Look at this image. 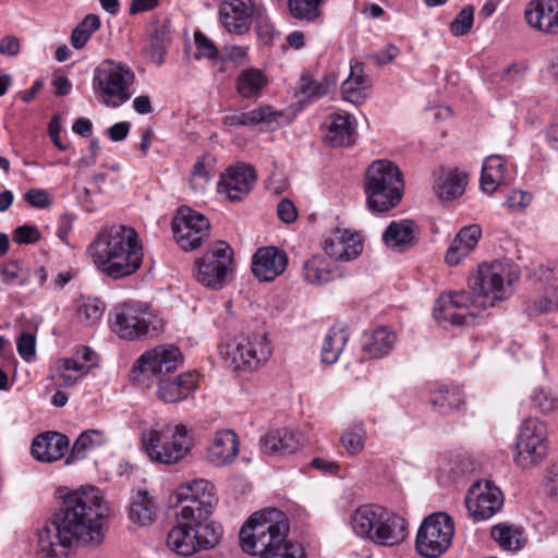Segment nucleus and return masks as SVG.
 I'll list each match as a JSON object with an SVG mask.
<instances>
[{
    "mask_svg": "<svg viewBox=\"0 0 558 558\" xmlns=\"http://www.w3.org/2000/svg\"><path fill=\"white\" fill-rule=\"evenodd\" d=\"M172 230L180 247L193 251L208 236L209 222L204 215L184 207L174 217Z\"/></svg>",
    "mask_w": 558,
    "mask_h": 558,
    "instance_id": "obj_17",
    "label": "nucleus"
},
{
    "mask_svg": "<svg viewBox=\"0 0 558 558\" xmlns=\"http://www.w3.org/2000/svg\"><path fill=\"white\" fill-rule=\"evenodd\" d=\"M284 114L269 105L260 106L247 112H232L222 118L228 126H257L274 131L283 124Z\"/></svg>",
    "mask_w": 558,
    "mask_h": 558,
    "instance_id": "obj_22",
    "label": "nucleus"
},
{
    "mask_svg": "<svg viewBox=\"0 0 558 558\" xmlns=\"http://www.w3.org/2000/svg\"><path fill=\"white\" fill-rule=\"evenodd\" d=\"M532 201L531 194L521 191V190H513L506 198V205L509 208L512 209H524L529 206V204Z\"/></svg>",
    "mask_w": 558,
    "mask_h": 558,
    "instance_id": "obj_56",
    "label": "nucleus"
},
{
    "mask_svg": "<svg viewBox=\"0 0 558 558\" xmlns=\"http://www.w3.org/2000/svg\"><path fill=\"white\" fill-rule=\"evenodd\" d=\"M530 401L535 410L544 414L558 408V398L549 388L539 387L534 389L530 396Z\"/></svg>",
    "mask_w": 558,
    "mask_h": 558,
    "instance_id": "obj_46",
    "label": "nucleus"
},
{
    "mask_svg": "<svg viewBox=\"0 0 558 558\" xmlns=\"http://www.w3.org/2000/svg\"><path fill=\"white\" fill-rule=\"evenodd\" d=\"M69 449V438L58 432H46L36 436L31 446L35 460L51 463L61 459Z\"/></svg>",
    "mask_w": 558,
    "mask_h": 558,
    "instance_id": "obj_26",
    "label": "nucleus"
},
{
    "mask_svg": "<svg viewBox=\"0 0 558 558\" xmlns=\"http://www.w3.org/2000/svg\"><path fill=\"white\" fill-rule=\"evenodd\" d=\"M336 276V266L332 260L322 255H314L303 265V278L311 284H325Z\"/></svg>",
    "mask_w": 558,
    "mask_h": 558,
    "instance_id": "obj_34",
    "label": "nucleus"
},
{
    "mask_svg": "<svg viewBox=\"0 0 558 558\" xmlns=\"http://www.w3.org/2000/svg\"><path fill=\"white\" fill-rule=\"evenodd\" d=\"M546 489L551 497L558 498V465L548 469Z\"/></svg>",
    "mask_w": 558,
    "mask_h": 558,
    "instance_id": "obj_64",
    "label": "nucleus"
},
{
    "mask_svg": "<svg viewBox=\"0 0 558 558\" xmlns=\"http://www.w3.org/2000/svg\"><path fill=\"white\" fill-rule=\"evenodd\" d=\"M366 432L363 424H356L341 436V444L349 454L355 456L364 449Z\"/></svg>",
    "mask_w": 558,
    "mask_h": 558,
    "instance_id": "obj_47",
    "label": "nucleus"
},
{
    "mask_svg": "<svg viewBox=\"0 0 558 558\" xmlns=\"http://www.w3.org/2000/svg\"><path fill=\"white\" fill-rule=\"evenodd\" d=\"M105 441L106 438L99 430L90 429L82 433L75 440L70 456L66 458V464L84 459L88 449L101 446Z\"/></svg>",
    "mask_w": 558,
    "mask_h": 558,
    "instance_id": "obj_43",
    "label": "nucleus"
},
{
    "mask_svg": "<svg viewBox=\"0 0 558 558\" xmlns=\"http://www.w3.org/2000/svg\"><path fill=\"white\" fill-rule=\"evenodd\" d=\"M515 463L522 469L538 464L547 454V427L536 417L525 418L515 442Z\"/></svg>",
    "mask_w": 558,
    "mask_h": 558,
    "instance_id": "obj_14",
    "label": "nucleus"
},
{
    "mask_svg": "<svg viewBox=\"0 0 558 558\" xmlns=\"http://www.w3.org/2000/svg\"><path fill=\"white\" fill-rule=\"evenodd\" d=\"M474 8L472 5L464 7L450 24V32L454 36L466 35L473 26Z\"/></svg>",
    "mask_w": 558,
    "mask_h": 558,
    "instance_id": "obj_49",
    "label": "nucleus"
},
{
    "mask_svg": "<svg viewBox=\"0 0 558 558\" xmlns=\"http://www.w3.org/2000/svg\"><path fill=\"white\" fill-rule=\"evenodd\" d=\"M464 402L463 392L459 386H440L432 393L430 403L441 413L458 409Z\"/></svg>",
    "mask_w": 558,
    "mask_h": 558,
    "instance_id": "obj_40",
    "label": "nucleus"
},
{
    "mask_svg": "<svg viewBox=\"0 0 558 558\" xmlns=\"http://www.w3.org/2000/svg\"><path fill=\"white\" fill-rule=\"evenodd\" d=\"M12 239L17 244H33L40 240V232L36 226L23 225L13 231Z\"/></svg>",
    "mask_w": 558,
    "mask_h": 558,
    "instance_id": "obj_51",
    "label": "nucleus"
},
{
    "mask_svg": "<svg viewBox=\"0 0 558 558\" xmlns=\"http://www.w3.org/2000/svg\"><path fill=\"white\" fill-rule=\"evenodd\" d=\"M454 525L451 517L445 512L429 514L421 524L415 546L425 558H438L451 545Z\"/></svg>",
    "mask_w": 558,
    "mask_h": 558,
    "instance_id": "obj_13",
    "label": "nucleus"
},
{
    "mask_svg": "<svg viewBox=\"0 0 558 558\" xmlns=\"http://www.w3.org/2000/svg\"><path fill=\"white\" fill-rule=\"evenodd\" d=\"M220 354L233 372L254 371L269 359L271 345L266 333H253L230 340Z\"/></svg>",
    "mask_w": 558,
    "mask_h": 558,
    "instance_id": "obj_11",
    "label": "nucleus"
},
{
    "mask_svg": "<svg viewBox=\"0 0 558 558\" xmlns=\"http://www.w3.org/2000/svg\"><path fill=\"white\" fill-rule=\"evenodd\" d=\"M20 51V40L13 35H7L0 41V53L16 56Z\"/></svg>",
    "mask_w": 558,
    "mask_h": 558,
    "instance_id": "obj_61",
    "label": "nucleus"
},
{
    "mask_svg": "<svg viewBox=\"0 0 558 558\" xmlns=\"http://www.w3.org/2000/svg\"><path fill=\"white\" fill-rule=\"evenodd\" d=\"M403 178L399 168L388 160L371 163L365 174L366 204L373 213H384L396 207L403 194Z\"/></svg>",
    "mask_w": 558,
    "mask_h": 558,
    "instance_id": "obj_7",
    "label": "nucleus"
},
{
    "mask_svg": "<svg viewBox=\"0 0 558 558\" xmlns=\"http://www.w3.org/2000/svg\"><path fill=\"white\" fill-rule=\"evenodd\" d=\"M220 526L193 518L192 510L175 513V524L167 534V548L183 557L214 548L220 539Z\"/></svg>",
    "mask_w": 558,
    "mask_h": 558,
    "instance_id": "obj_4",
    "label": "nucleus"
},
{
    "mask_svg": "<svg viewBox=\"0 0 558 558\" xmlns=\"http://www.w3.org/2000/svg\"><path fill=\"white\" fill-rule=\"evenodd\" d=\"M527 70V65L524 62L520 63H512L510 66H508L501 76V82L504 83V86H510L520 83Z\"/></svg>",
    "mask_w": 558,
    "mask_h": 558,
    "instance_id": "obj_55",
    "label": "nucleus"
},
{
    "mask_svg": "<svg viewBox=\"0 0 558 558\" xmlns=\"http://www.w3.org/2000/svg\"><path fill=\"white\" fill-rule=\"evenodd\" d=\"M163 319L148 306L124 303L114 310L113 331L122 339L154 338L163 329Z\"/></svg>",
    "mask_w": 558,
    "mask_h": 558,
    "instance_id": "obj_10",
    "label": "nucleus"
},
{
    "mask_svg": "<svg viewBox=\"0 0 558 558\" xmlns=\"http://www.w3.org/2000/svg\"><path fill=\"white\" fill-rule=\"evenodd\" d=\"M468 174L458 169L441 171L435 182V191L441 201H451L464 193Z\"/></svg>",
    "mask_w": 558,
    "mask_h": 558,
    "instance_id": "obj_33",
    "label": "nucleus"
},
{
    "mask_svg": "<svg viewBox=\"0 0 558 558\" xmlns=\"http://www.w3.org/2000/svg\"><path fill=\"white\" fill-rule=\"evenodd\" d=\"M24 199L33 207L47 208L50 205L49 195L46 191L39 189L28 190L24 194Z\"/></svg>",
    "mask_w": 558,
    "mask_h": 558,
    "instance_id": "obj_57",
    "label": "nucleus"
},
{
    "mask_svg": "<svg viewBox=\"0 0 558 558\" xmlns=\"http://www.w3.org/2000/svg\"><path fill=\"white\" fill-rule=\"evenodd\" d=\"M211 159L209 157L204 156L195 162L190 177V185L195 192L205 191L211 178Z\"/></svg>",
    "mask_w": 558,
    "mask_h": 558,
    "instance_id": "obj_45",
    "label": "nucleus"
},
{
    "mask_svg": "<svg viewBox=\"0 0 558 558\" xmlns=\"http://www.w3.org/2000/svg\"><path fill=\"white\" fill-rule=\"evenodd\" d=\"M194 41L198 52V57L207 59H216L218 56V49L215 44L201 31L194 33Z\"/></svg>",
    "mask_w": 558,
    "mask_h": 558,
    "instance_id": "obj_53",
    "label": "nucleus"
},
{
    "mask_svg": "<svg viewBox=\"0 0 558 558\" xmlns=\"http://www.w3.org/2000/svg\"><path fill=\"white\" fill-rule=\"evenodd\" d=\"M158 397L169 403L185 399L196 388V377L193 373H184L173 380L158 379Z\"/></svg>",
    "mask_w": 558,
    "mask_h": 558,
    "instance_id": "obj_32",
    "label": "nucleus"
},
{
    "mask_svg": "<svg viewBox=\"0 0 558 558\" xmlns=\"http://www.w3.org/2000/svg\"><path fill=\"white\" fill-rule=\"evenodd\" d=\"M104 303L97 299L88 300L80 308V314L83 315L88 324H94L99 320L104 314Z\"/></svg>",
    "mask_w": 558,
    "mask_h": 558,
    "instance_id": "obj_54",
    "label": "nucleus"
},
{
    "mask_svg": "<svg viewBox=\"0 0 558 558\" xmlns=\"http://www.w3.org/2000/svg\"><path fill=\"white\" fill-rule=\"evenodd\" d=\"M331 84H335V82L329 84L327 82L310 81L302 77L300 92L307 99H317L328 93Z\"/></svg>",
    "mask_w": 558,
    "mask_h": 558,
    "instance_id": "obj_50",
    "label": "nucleus"
},
{
    "mask_svg": "<svg viewBox=\"0 0 558 558\" xmlns=\"http://www.w3.org/2000/svg\"><path fill=\"white\" fill-rule=\"evenodd\" d=\"M525 20L535 29L558 35V0L532 1L525 10Z\"/></svg>",
    "mask_w": 558,
    "mask_h": 558,
    "instance_id": "obj_25",
    "label": "nucleus"
},
{
    "mask_svg": "<svg viewBox=\"0 0 558 558\" xmlns=\"http://www.w3.org/2000/svg\"><path fill=\"white\" fill-rule=\"evenodd\" d=\"M368 81L363 75V64L351 63L350 75L341 85V93L344 100L352 104H360L366 97Z\"/></svg>",
    "mask_w": 558,
    "mask_h": 558,
    "instance_id": "obj_35",
    "label": "nucleus"
},
{
    "mask_svg": "<svg viewBox=\"0 0 558 558\" xmlns=\"http://www.w3.org/2000/svg\"><path fill=\"white\" fill-rule=\"evenodd\" d=\"M504 504L501 490L490 481L477 482L465 497L469 513L476 520H487L497 513Z\"/></svg>",
    "mask_w": 558,
    "mask_h": 558,
    "instance_id": "obj_19",
    "label": "nucleus"
},
{
    "mask_svg": "<svg viewBox=\"0 0 558 558\" xmlns=\"http://www.w3.org/2000/svg\"><path fill=\"white\" fill-rule=\"evenodd\" d=\"M142 447L147 457L160 464H175L194 446L192 430L183 424H166L142 433Z\"/></svg>",
    "mask_w": 558,
    "mask_h": 558,
    "instance_id": "obj_6",
    "label": "nucleus"
},
{
    "mask_svg": "<svg viewBox=\"0 0 558 558\" xmlns=\"http://www.w3.org/2000/svg\"><path fill=\"white\" fill-rule=\"evenodd\" d=\"M354 533L381 546H395L407 537L405 521L374 505L359 507L351 517Z\"/></svg>",
    "mask_w": 558,
    "mask_h": 558,
    "instance_id": "obj_5",
    "label": "nucleus"
},
{
    "mask_svg": "<svg viewBox=\"0 0 558 558\" xmlns=\"http://www.w3.org/2000/svg\"><path fill=\"white\" fill-rule=\"evenodd\" d=\"M131 124L129 122H118L107 130L108 136L113 142L123 141L129 132Z\"/></svg>",
    "mask_w": 558,
    "mask_h": 558,
    "instance_id": "obj_62",
    "label": "nucleus"
},
{
    "mask_svg": "<svg viewBox=\"0 0 558 558\" xmlns=\"http://www.w3.org/2000/svg\"><path fill=\"white\" fill-rule=\"evenodd\" d=\"M477 305L474 298L465 291L442 293L436 301L434 317L437 322L463 326L473 318L472 306Z\"/></svg>",
    "mask_w": 558,
    "mask_h": 558,
    "instance_id": "obj_18",
    "label": "nucleus"
},
{
    "mask_svg": "<svg viewBox=\"0 0 558 558\" xmlns=\"http://www.w3.org/2000/svg\"><path fill=\"white\" fill-rule=\"evenodd\" d=\"M397 340L396 333L387 327L376 328L363 343V351L371 359H380L387 355Z\"/></svg>",
    "mask_w": 558,
    "mask_h": 558,
    "instance_id": "obj_36",
    "label": "nucleus"
},
{
    "mask_svg": "<svg viewBox=\"0 0 558 558\" xmlns=\"http://www.w3.org/2000/svg\"><path fill=\"white\" fill-rule=\"evenodd\" d=\"M417 226L411 220L391 221L383 233L384 243L391 250L403 252L416 243Z\"/></svg>",
    "mask_w": 558,
    "mask_h": 558,
    "instance_id": "obj_31",
    "label": "nucleus"
},
{
    "mask_svg": "<svg viewBox=\"0 0 558 558\" xmlns=\"http://www.w3.org/2000/svg\"><path fill=\"white\" fill-rule=\"evenodd\" d=\"M257 174L253 166L239 162L227 168L218 182L217 191L231 202L242 201L253 190Z\"/></svg>",
    "mask_w": 558,
    "mask_h": 558,
    "instance_id": "obj_20",
    "label": "nucleus"
},
{
    "mask_svg": "<svg viewBox=\"0 0 558 558\" xmlns=\"http://www.w3.org/2000/svg\"><path fill=\"white\" fill-rule=\"evenodd\" d=\"M183 362V355L173 344H160L143 353L133 368L134 379L145 384L149 377L161 378V375L174 372Z\"/></svg>",
    "mask_w": 558,
    "mask_h": 558,
    "instance_id": "obj_16",
    "label": "nucleus"
},
{
    "mask_svg": "<svg viewBox=\"0 0 558 558\" xmlns=\"http://www.w3.org/2000/svg\"><path fill=\"white\" fill-rule=\"evenodd\" d=\"M104 497L94 486L62 497L58 509L34 529L36 558H63L77 547H98L105 538Z\"/></svg>",
    "mask_w": 558,
    "mask_h": 558,
    "instance_id": "obj_1",
    "label": "nucleus"
},
{
    "mask_svg": "<svg viewBox=\"0 0 558 558\" xmlns=\"http://www.w3.org/2000/svg\"><path fill=\"white\" fill-rule=\"evenodd\" d=\"M492 537L500 547L507 550H519L523 545L522 533L518 527L498 524L492 529Z\"/></svg>",
    "mask_w": 558,
    "mask_h": 558,
    "instance_id": "obj_44",
    "label": "nucleus"
},
{
    "mask_svg": "<svg viewBox=\"0 0 558 558\" xmlns=\"http://www.w3.org/2000/svg\"><path fill=\"white\" fill-rule=\"evenodd\" d=\"M348 340L349 335L344 329L331 328L322 345V362L326 364L336 363Z\"/></svg>",
    "mask_w": 558,
    "mask_h": 558,
    "instance_id": "obj_41",
    "label": "nucleus"
},
{
    "mask_svg": "<svg viewBox=\"0 0 558 558\" xmlns=\"http://www.w3.org/2000/svg\"><path fill=\"white\" fill-rule=\"evenodd\" d=\"M505 160L499 155L488 156L482 167L481 186L486 193H494L505 183Z\"/></svg>",
    "mask_w": 558,
    "mask_h": 558,
    "instance_id": "obj_38",
    "label": "nucleus"
},
{
    "mask_svg": "<svg viewBox=\"0 0 558 558\" xmlns=\"http://www.w3.org/2000/svg\"><path fill=\"white\" fill-rule=\"evenodd\" d=\"M322 246L330 258L350 262L361 255L363 240L361 234L355 231L336 228L325 236Z\"/></svg>",
    "mask_w": 558,
    "mask_h": 558,
    "instance_id": "obj_21",
    "label": "nucleus"
},
{
    "mask_svg": "<svg viewBox=\"0 0 558 558\" xmlns=\"http://www.w3.org/2000/svg\"><path fill=\"white\" fill-rule=\"evenodd\" d=\"M260 442L266 454H290L300 448L302 436L289 428H277L268 432Z\"/></svg>",
    "mask_w": 558,
    "mask_h": 558,
    "instance_id": "obj_29",
    "label": "nucleus"
},
{
    "mask_svg": "<svg viewBox=\"0 0 558 558\" xmlns=\"http://www.w3.org/2000/svg\"><path fill=\"white\" fill-rule=\"evenodd\" d=\"M239 453V439L231 429L215 433L206 448V459L216 466L231 463Z\"/></svg>",
    "mask_w": 558,
    "mask_h": 558,
    "instance_id": "obj_27",
    "label": "nucleus"
},
{
    "mask_svg": "<svg viewBox=\"0 0 558 558\" xmlns=\"http://www.w3.org/2000/svg\"><path fill=\"white\" fill-rule=\"evenodd\" d=\"M288 5L291 15L301 21L313 22L320 15V9L308 0H288Z\"/></svg>",
    "mask_w": 558,
    "mask_h": 558,
    "instance_id": "obj_48",
    "label": "nucleus"
},
{
    "mask_svg": "<svg viewBox=\"0 0 558 558\" xmlns=\"http://www.w3.org/2000/svg\"><path fill=\"white\" fill-rule=\"evenodd\" d=\"M277 214L280 220L286 223L293 222L298 217L296 208L289 199H282L279 202L277 206Z\"/></svg>",
    "mask_w": 558,
    "mask_h": 558,
    "instance_id": "obj_58",
    "label": "nucleus"
},
{
    "mask_svg": "<svg viewBox=\"0 0 558 558\" xmlns=\"http://www.w3.org/2000/svg\"><path fill=\"white\" fill-rule=\"evenodd\" d=\"M266 82V77L259 70H244L236 78V92L244 98L257 97L265 87Z\"/></svg>",
    "mask_w": 558,
    "mask_h": 558,
    "instance_id": "obj_42",
    "label": "nucleus"
},
{
    "mask_svg": "<svg viewBox=\"0 0 558 558\" xmlns=\"http://www.w3.org/2000/svg\"><path fill=\"white\" fill-rule=\"evenodd\" d=\"M134 81L135 74L130 66L107 59L94 70L93 90L101 104L118 108L131 99Z\"/></svg>",
    "mask_w": 558,
    "mask_h": 558,
    "instance_id": "obj_8",
    "label": "nucleus"
},
{
    "mask_svg": "<svg viewBox=\"0 0 558 558\" xmlns=\"http://www.w3.org/2000/svg\"><path fill=\"white\" fill-rule=\"evenodd\" d=\"M17 352L23 360L32 362L36 355V339L29 332H23L16 341Z\"/></svg>",
    "mask_w": 558,
    "mask_h": 558,
    "instance_id": "obj_52",
    "label": "nucleus"
},
{
    "mask_svg": "<svg viewBox=\"0 0 558 558\" xmlns=\"http://www.w3.org/2000/svg\"><path fill=\"white\" fill-rule=\"evenodd\" d=\"M399 53V49L392 45L388 46L385 50L378 51L369 56L377 65H384L391 62Z\"/></svg>",
    "mask_w": 558,
    "mask_h": 558,
    "instance_id": "obj_60",
    "label": "nucleus"
},
{
    "mask_svg": "<svg viewBox=\"0 0 558 558\" xmlns=\"http://www.w3.org/2000/svg\"><path fill=\"white\" fill-rule=\"evenodd\" d=\"M167 53V46L163 44H159L150 40V44L147 48V54L151 62L157 65H161L165 62V57Z\"/></svg>",
    "mask_w": 558,
    "mask_h": 558,
    "instance_id": "obj_59",
    "label": "nucleus"
},
{
    "mask_svg": "<svg viewBox=\"0 0 558 558\" xmlns=\"http://www.w3.org/2000/svg\"><path fill=\"white\" fill-rule=\"evenodd\" d=\"M324 141L331 147L350 146L356 137V120L351 114H331Z\"/></svg>",
    "mask_w": 558,
    "mask_h": 558,
    "instance_id": "obj_28",
    "label": "nucleus"
},
{
    "mask_svg": "<svg viewBox=\"0 0 558 558\" xmlns=\"http://www.w3.org/2000/svg\"><path fill=\"white\" fill-rule=\"evenodd\" d=\"M255 9L252 0H226L220 5V19L229 33L248 31Z\"/></svg>",
    "mask_w": 558,
    "mask_h": 558,
    "instance_id": "obj_24",
    "label": "nucleus"
},
{
    "mask_svg": "<svg viewBox=\"0 0 558 558\" xmlns=\"http://www.w3.org/2000/svg\"><path fill=\"white\" fill-rule=\"evenodd\" d=\"M482 230L477 225L463 227L454 236L447 250L445 260L449 266L458 265L476 246L481 239Z\"/></svg>",
    "mask_w": 558,
    "mask_h": 558,
    "instance_id": "obj_30",
    "label": "nucleus"
},
{
    "mask_svg": "<svg viewBox=\"0 0 558 558\" xmlns=\"http://www.w3.org/2000/svg\"><path fill=\"white\" fill-rule=\"evenodd\" d=\"M97 269L112 279L135 274L143 264V245L136 230L124 225L101 228L87 247Z\"/></svg>",
    "mask_w": 558,
    "mask_h": 558,
    "instance_id": "obj_2",
    "label": "nucleus"
},
{
    "mask_svg": "<svg viewBox=\"0 0 558 558\" xmlns=\"http://www.w3.org/2000/svg\"><path fill=\"white\" fill-rule=\"evenodd\" d=\"M175 506L180 507L179 513L184 514L192 510L193 518L203 522H210L209 517L218 502L214 492V485L203 478L182 484L175 492Z\"/></svg>",
    "mask_w": 558,
    "mask_h": 558,
    "instance_id": "obj_15",
    "label": "nucleus"
},
{
    "mask_svg": "<svg viewBox=\"0 0 558 558\" xmlns=\"http://www.w3.org/2000/svg\"><path fill=\"white\" fill-rule=\"evenodd\" d=\"M289 522L282 511L254 512L243 524L239 539L243 551L259 558H304L303 549L287 541Z\"/></svg>",
    "mask_w": 558,
    "mask_h": 558,
    "instance_id": "obj_3",
    "label": "nucleus"
},
{
    "mask_svg": "<svg viewBox=\"0 0 558 558\" xmlns=\"http://www.w3.org/2000/svg\"><path fill=\"white\" fill-rule=\"evenodd\" d=\"M518 278L508 263L496 260L478 265L476 272L469 278V288L478 306H494L504 300L509 287Z\"/></svg>",
    "mask_w": 558,
    "mask_h": 558,
    "instance_id": "obj_9",
    "label": "nucleus"
},
{
    "mask_svg": "<svg viewBox=\"0 0 558 558\" xmlns=\"http://www.w3.org/2000/svg\"><path fill=\"white\" fill-rule=\"evenodd\" d=\"M234 267L233 250L225 241H217L195 262V279L202 286L222 289Z\"/></svg>",
    "mask_w": 558,
    "mask_h": 558,
    "instance_id": "obj_12",
    "label": "nucleus"
},
{
    "mask_svg": "<svg viewBox=\"0 0 558 558\" xmlns=\"http://www.w3.org/2000/svg\"><path fill=\"white\" fill-rule=\"evenodd\" d=\"M130 520L140 526H147L156 519V506L146 490L137 492L129 512Z\"/></svg>",
    "mask_w": 558,
    "mask_h": 558,
    "instance_id": "obj_39",
    "label": "nucleus"
},
{
    "mask_svg": "<svg viewBox=\"0 0 558 558\" xmlns=\"http://www.w3.org/2000/svg\"><path fill=\"white\" fill-rule=\"evenodd\" d=\"M288 265L283 251L274 246L260 247L252 260V271L259 281H272L281 275Z\"/></svg>",
    "mask_w": 558,
    "mask_h": 558,
    "instance_id": "obj_23",
    "label": "nucleus"
},
{
    "mask_svg": "<svg viewBox=\"0 0 558 558\" xmlns=\"http://www.w3.org/2000/svg\"><path fill=\"white\" fill-rule=\"evenodd\" d=\"M73 225V218L68 215L63 214L60 216L58 221V228H57V236L64 243L68 244V235L70 231L72 230Z\"/></svg>",
    "mask_w": 558,
    "mask_h": 558,
    "instance_id": "obj_63",
    "label": "nucleus"
},
{
    "mask_svg": "<svg viewBox=\"0 0 558 558\" xmlns=\"http://www.w3.org/2000/svg\"><path fill=\"white\" fill-rule=\"evenodd\" d=\"M88 368L74 359H59L50 369V379L58 389L72 387L76 384L78 376L71 372H86Z\"/></svg>",
    "mask_w": 558,
    "mask_h": 558,
    "instance_id": "obj_37",
    "label": "nucleus"
}]
</instances>
